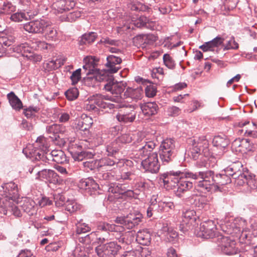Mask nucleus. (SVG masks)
<instances>
[{
    "mask_svg": "<svg viewBox=\"0 0 257 257\" xmlns=\"http://www.w3.org/2000/svg\"><path fill=\"white\" fill-rule=\"evenodd\" d=\"M98 59L95 57H91L89 58L88 62L83 65L84 69L88 70L87 74H92L93 77L96 80L103 82L104 89L107 91L110 92L114 96H109L110 100L115 103H120L121 101V94L124 90L126 83L123 81H114L113 76L109 75L108 72L100 70L96 68Z\"/></svg>",
    "mask_w": 257,
    "mask_h": 257,
    "instance_id": "obj_1",
    "label": "nucleus"
},
{
    "mask_svg": "<svg viewBox=\"0 0 257 257\" xmlns=\"http://www.w3.org/2000/svg\"><path fill=\"white\" fill-rule=\"evenodd\" d=\"M48 148L46 144V141L44 137H39L37 138L34 148L30 152L31 157L39 162L41 164L49 163L52 159L58 164H62L66 162L67 158L64 152L61 150H54L48 154Z\"/></svg>",
    "mask_w": 257,
    "mask_h": 257,
    "instance_id": "obj_2",
    "label": "nucleus"
},
{
    "mask_svg": "<svg viewBox=\"0 0 257 257\" xmlns=\"http://www.w3.org/2000/svg\"><path fill=\"white\" fill-rule=\"evenodd\" d=\"M142 146L139 149V154L142 157H147L141 159V165L146 172L152 174L157 173L160 167L159 163L158 154L156 152L151 153L156 147L155 143L147 139L141 140Z\"/></svg>",
    "mask_w": 257,
    "mask_h": 257,
    "instance_id": "obj_3",
    "label": "nucleus"
},
{
    "mask_svg": "<svg viewBox=\"0 0 257 257\" xmlns=\"http://www.w3.org/2000/svg\"><path fill=\"white\" fill-rule=\"evenodd\" d=\"M186 178H190L195 180H200L195 186L196 190L203 193H206L211 191L213 183L211 182L212 171H199L194 173L186 171L184 173Z\"/></svg>",
    "mask_w": 257,
    "mask_h": 257,
    "instance_id": "obj_4",
    "label": "nucleus"
},
{
    "mask_svg": "<svg viewBox=\"0 0 257 257\" xmlns=\"http://www.w3.org/2000/svg\"><path fill=\"white\" fill-rule=\"evenodd\" d=\"M175 145L173 139H166L163 141L160 146L159 154L164 165L173 160L175 156Z\"/></svg>",
    "mask_w": 257,
    "mask_h": 257,
    "instance_id": "obj_5",
    "label": "nucleus"
},
{
    "mask_svg": "<svg viewBox=\"0 0 257 257\" xmlns=\"http://www.w3.org/2000/svg\"><path fill=\"white\" fill-rule=\"evenodd\" d=\"M209 143L204 136L192 141V147L190 148V156L196 160L201 154L207 156L209 154Z\"/></svg>",
    "mask_w": 257,
    "mask_h": 257,
    "instance_id": "obj_6",
    "label": "nucleus"
},
{
    "mask_svg": "<svg viewBox=\"0 0 257 257\" xmlns=\"http://www.w3.org/2000/svg\"><path fill=\"white\" fill-rule=\"evenodd\" d=\"M121 246L116 241H111L99 244L95 248L98 257H115Z\"/></svg>",
    "mask_w": 257,
    "mask_h": 257,
    "instance_id": "obj_7",
    "label": "nucleus"
},
{
    "mask_svg": "<svg viewBox=\"0 0 257 257\" xmlns=\"http://www.w3.org/2000/svg\"><path fill=\"white\" fill-rule=\"evenodd\" d=\"M42 165H44V164H41V162H40L35 166L30 167L29 169V172L31 174L33 172H36L38 175L37 178L45 179L50 183L54 184L60 183L61 180L59 176L54 171L50 169H43L41 171L38 170L37 169L38 167Z\"/></svg>",
    "mask_w": 257,
    "mask_h": 257,
    "instance_id": "obj_8",
    "label": "nucleus"
},
{
    "mask_svg": "<svg viewBox=\"0 0 257 257\" xmlns=\"http://www.w3.org/2000/svg\"><path fill=\"white\" fill-rule=\"evenodd\" d=\"M216 241L218 249H220L223 253L227 255H233L238 252L235 241L230 239L228 237L221 235H219L217 236Z\"/></svg>",
    "mask_w": 257,
    "mask_h": 257,
    "instance_id": "obj_9",
    "label": "nucleus"
},
{
    "mask_svg": "<svg viewBox=\"0 0 257 257\" xmlns=\"http://www.w3.org/2000/svg\"><path fill=\"white\" fill-rule=\"evenodd\" d=\"M185 172L180 171H172L161 175V179L163 180L164 185L169 189H176L180 178H185Z\"/></svg>",
    "mask_w": 257,
    "mask_h": 257,
    "instance_id": "obj_10",
    "label": "nucleus"
},
{
    "mask_svg": "<svg viewBox=\"0 0 257 257\" xmlns=\"http://www.w3.org/2000/svg\"><path fill=\"white\" fill-rule=\"evenodd\" d=\"M215 224L212 220L202 222L199 227L195 229L194 233L200 237L204 238H212L215 235Z\"/></svg>",
    "mask_w": 257,
    "mask_h": 257,
    "instance_id": "obj_11",
    "label": "nucleus"
},
{
    "mask_svg": "<svg viewBox=\"0 0 257 257\" xmlns=\"http://www.w3.org/2000/svg\"><path fill=\"white\" fill-rule=\"evenodd\" d=\"M12 51L19 54L28 59L33 61H40L41 57L39 55H35L31 53V48L27 43H23L18 45H14L10 48Z\"/></svg>",
    "mask_w": 257,
    "mask_h": 257,
    "instance_id": "obj_12",
    "label": "nucleus"
},
{
    "mask_svg": "<svg viewBox=\"0 0 257 257\" xmlns=\"http://www.w3.org/2000/svg\"><path fill=\"white\" fill-rule=\"evenodd\" d=\"M88 100L89 103L86 104V108L88 110H94L97 108L96 105L100 108H105V101H111L109 96L100 94H96L90 96Z\"/></svg>",
    "mask_w": 257,
    "mask_h": 257,
    "instance_id": "obj_13",
    "label": "nucleus"
},
{
    "mask_svg": "<svg viewBox=\"0 0 257 257\" xmlns=\"http://www.w3.org/2000/svg\"><path fill=\"white\" fill-rule=\"evenodd\" d=\"M24 29L30 33H41L47 28L49 24L44 20H37L23 24Z\"/></svg>",
    "mask_w": 257,
    "mask_h": 257,
    "instance_id": "obj_14",
    "label": "nucleus"
},
{
    "mask_svg": "<svg viewBox=\"0 0 257 257\" xmlns=\"http://www.w3.org/2000/svg\"><path fill=\"white\" fill-rule=\"evenodd\" d=\"M142 221L141 217H137L135 215L130 214L125 217H117L115 222L123 225L127 229H132L138 225Z\"/></svg>",
    "mask_w": 257,
    "mask_h": 257,
    "instance_id": "obj_15",
    "label": "nucleus"
},
{
    "mask_svg": "<svg viewBox=\"0 0 257 257\" xmlns=\"http://www.w3.org/2000/svg\"><path fill=\"white\" fill-rule=\"evenodd\" d=\"M5 198L8 200L15 201L19 197L18 186L13 182L4 183L2 185Z\"/></svg>",
    "mask_w": 257,
    "mask_h": 257,
    "instance_id": "obj_16",
    "label": "nucleus"
},
{
    "mask_svg": "<svg viewBox=\"0 0 257 257\" xmlns=\"http://www.w3.org/2000/svg\"><path fill=\"white\" fill-rule=\"evenodd\" d=\"M136 115V113L134 110V106L130 105L129 108L126 107L123 113H118L116 117L119 122L128 123L134 121Z\"/></svg>",
    "mask_w": 257,
    "mask_h": 257,
    "instance_id": "obj_17",
    "label": "nucleus"
},
{
    "mask_svg": "<svg viewBox=\"0 0 257 257\" xmlns=\"http://www.w3.org/2000/svg\"><path fill=\"white\" fill-rule=\"evenodd\" d=\"M106 60L107 63L105 65L107 68V71L111 73L117 72L120 67L116 65L121 63V59L118 56L111 55L107 57Z\"/></svg>",
    "mask_w": 257,
    "mask_h": 257,
    "instance_id": "obj_18",
    "label": "nucleus"
},
{
    "mask_svg": "<svg viewBox=\"0 0 257 257\" xmlns=\"http://www.w3.org/2000/svg\"><path fill=\"white\" fill-rule=\"evenodd\" d=\"M79 186L82 189L91 192L90 194H92V191H97L99 189L98 184L91 178L81 180L79 183Z\"/></svg>",
    "mask_w": 257,
    "mask_h": 257,
    "instance_id": "obj_19",
    "label": "nucleus"
},
{
    "mask_svg": "<svg viewBox=\"0 0 257 257\" xmlns=\"http://www.w3.org/2000/svg\"><path fill=\"white\" fill-rule=\"evenodd\" d=\"M230 176L226 173L216 174L215 176L214 172L212 171L211 182H213V185L216 184V187L219 188V186H223L231 183V180Z\"/></svg>",
    "mask_w": 257,
    "mask_h": 257,
    "instance_id": "obj_20",
    "label": "nucleus"
},
{
    "mask_svg": "<svg viewBox=\"0 0 257 257\" xmlns=\"http://www.w3.org/2000/svg\"><path fill=\"white\" fill-rule=\"evenodd\" d=\"M93 123V120L91 117L85 115L81 118L76 120L75 127L76 130L79 131H87L89 129Z\"/></svg>",
    "mask_w": 257,
    "mask_h": 257,
    "instance_id": "obj_21",
    "label": "nucleus"
},
{
    "mask_svg": "<svg viewBox=\"0 0 257 257\" xmlns=\"http://www.w3.org/2000/svg\"><path fill=\"white\" fill-rule=\"evenodd\" d=\"M249 145V141L247 139H240L235 140L231 144V148L233 151L236 152L245 153L247 151H250V148H247V146Z\"/></svg>",
    "mask_w": 257,
    "mask_h": 257,
    "instance_id": "obj_22",
    "label": "nucleus"
},
{
    "mask_svg": "<svg viewBox=\"0 0 257 257\" xmlns=\"http://www.w3.org/2000/svg\"><path fill=\"white\" fill-rule=\"evenodd\" d=\"M193 187V183L189 181L185 180L183 178L179 179L177 184L176 190L175 189V194L177 196L181 197L182 194L188 191Z\"/></svg>",
    "mask_w": 257,
    "mask_h": 257,
    "instance_id": "obj_23",
    "label": "nucleus"
},
{
    "mask_svg": "<svg viewBox=\"0 0 257 257\" xmlns=\"http://www.w3.org/2000/svg\"><path fill=\"white\" fill-rule=\"evenodd\" d=\"M224 38L217 36L212 40L205 43L200 47L204 52L214 51V48L221 45L224 42Z\"/></svg>",
    "mask_w": 257,
    "mask_h": 257,
    "instance_id": "obj_24",
    "label": "nucleus"
},
{
    "mask_svg": "<svg viewBox=\"0 0 257 257\" xmlns=\"http://www.w3.org/2000/svg\"><path fill=\"white\" fill-rule=\"evenodd\" d=\"M160 208L162 212H170L175 209V205L171 199L169 197H164L158 201Z\"/></svg>",
    "mask_w": 257,
    "mask_h": 257,
    "instance_id": "obj_25",
    "label": "nucleus"
},
{
    "mask_svg": "<svg viewBox=\"0 0 257 257\" xmlns=\"http://www.w3.org/2000/svg\"><path fill=\"white\" fill-rule=\"evenodd\" d=\"M161 230L166 239L169 242L173 241L178 236V232L172 227H169L167 223L163 224Z\"/></svg>",
    "mask_w": 257,
    "mask_h": 257,
    "instance_id": "obj_26",
    "label": "nucleus"
},
{
    "mask_svg": "<svg viewBox=\"0 0 257 257\" xmlns=\"http://www.w3.org/2000/svg\"><path fill=\"white\" fill-rule=\"evenodd\" d=\"M98 229L99 231H107V235H108L109 234V232H121L123 231L124 227L113 224H111L106 222H102L98 225Z\"/></svg>",
    "mask_w": 257,
    "mask_h": 257,
    "instance_id": "obj_27",
    "label": "nucleus"
},
{
    "mask_svg": "<svg viewBox=\"0 0 257 257\" xmlns=\"http://www.w3.org/2000/svg\"><path fill=\"white\" fill-rule=\"evenodd\" d=\"M242 165L240 162H233V163L226 168L224 172L232 177L242 174Z\"/></svg>",
    "mask_w": 257,
    "mask_h": 257,
    "instance_id": "obj_28",
    "label": "nucleus"
},
{
    "mask_svg": "<svg viewBox=\"0 0 257 257\" xmlns=\"http://www.w3.org/2000/svg\"><path fill=\"white\" fill-rule=\"evenodd\" d=\"M143 113L146 116L156 114L158 110V106L156 102H150L141 106Z\"/></svg>",
    "mask_w": 257,
    "mask_h": 257,
    "instance_id": "obj_29",
    "label": "nucleus"
},
{
    "mask_svg": "<svg viewBox=\"0 0 257 257\" xmlns=\"http://www.w3.org/2000/svg\"><path fill=\"white\" fill-rule=\"evenodd\" d=\"M151 235L147 230H140L136 237L137 241L143 245H149L151 242Z\"/></svg>",
    "mask_w": 257,
    "mask_h": 257,
    "instance_id": "obj_30",
    "label": "nucleus"
},
{
    "mask_svg": "<svg viewBox=\"0 0 257 257\" xmlns=\"http://www.w3.org/2000/svg\"><path fill=\"white\" fill-rule=\"evenodd\" d=\"M7 98L9 99L10 104L12 108L16 110H20L23 107V104L21 100L13 91L7 94Z\"/></svg>",
    "mask_w": 257,
    "mask_h": 257,
    "instance_id": "obj_31",
    "label": "nucleus"
},
{
    "mask_svg": "<svg viewBox=\"0 0 257 257\" xmlns=\"http://www.w3.org/2000/svg\"><path fill=\"white\" fill-rule=\"evenodd\" d=\"M21 207L22 210L30 216L33 215L36 213V203L32 199L25 200Z\"/></svg>",
    "mask_w": 257,
    "mask_h": 257,
    "instance_id": "obj_32",
    "label": "nucleus"
},
{
    "mask_svg": "<svg viewBox=\"0 0 257 257\" xmlns=\"http://www.w3.org/2000/svg\"><path fill=\"white\" fill-rule=\"evenodd\" d=\"M143 92V89L141 87H138L136 88L128 87L124 92V95L132 99L138 100L141 99Z\"/></svg>",
    "mask_w": 257,
    "mask_h": 257,
    "instance_id": "obj_33",
    "label": "nucleus"
},
{
    "mask_svg": "<svg viewBox=\"0 0 257 257\" xmlns=\"http://www.w3.org/2000/svg\"><path fill=\"white\" fill-rule=\"evenodd\" d=\"M121 148V145L118 144L115 140L106 145V151L108 156H114L118 153Z\"/></svg>",
    "mask_w": 257,
    "mask_h": 257,
    "instance_id": "obj_34",
    "label": "nucleus"
},
{
    "mask_svg": "<svg viewBox=\"0 0 257 257\" xmlns=\"http://www.w3.org/2000/svg\"><path fill=\"white\" fill-rule=\"evenodd\" d=\"M109 140V135L105 132H98L93 137L92 140L94 145L99 146L106 143Z\"/></svg>",
    "mask_w": 257,
    "mask_h": 257,
    "instance_id": "obj_35",
    "label": "nucleus"
},
{
    "mask_svg": "<svg viewBox=\"0 0 257 257\" xmlns=\"http://www.w3.org/2000/svg\"><path fill=\"white\" fill-rule=\"evenodd\" d=\"M240 239L241 241L246 244L254 245L256 238L254 235L252 237L250 231L242 230L240 235Z\"/></svg>",
    "mask_w": 257,
    "mask_h": 257,
    "instance_id": "obj_36",
    "label": "nucleus"
},
{
    "mask_svg": "<svg viewBox=\"0 0 257 257\" xmlns=\"http://www.w3.org/2000/svg\"><path fill=\"white\" fill-rule=\"evenodd\" d=\"M160 206L159 203H157L156 199L151 202L150 205L147 210V216L150 218L153 216H157L159 213H161L159 210Z\"/></svg>",
    "mask_w": 257,
    "mask_h": 257,
    "instance_id": "obj_37",
    "label": "nucleus"
},
{
    "mask_svg": "<svg viewBox=\"0 0 257 257\" xmlns=\"http://www.w3.org/2000/svg\"><path fill=\"white\" fill-rule=\"evenodd\" d=\"M212 143L214 147H216L220 150H224L228 145L229 140L226 137L217 136L214 138Z\"/></svg>",
    "mask_w": 257,
    "mask_h": 257,
    "instance_id": "obj_38",
    "label": "nucleus"
},
{
    "mask_svg": "<svg viewBox=\"0 0 257 257\" xmlns=\"http://www.w3.org/2000/svg\"><path fill=\"white\" fill-rule=\"evenodd\" d=\"M247 124L249 125V127H246L245 130L244 135L246 137H250L253 138H257V131L254 130L256 128V124L254 122L249 123V121H245L244 123H240L241 126H244Z\"/></svg>",
    "mask_w": 257,
    "mask_h": 257,
    "instance_id": "obj_39",
    "label": "nucleus"
},
{
    "mask_svg": "<svg viewBox=\"0 0 257 257\" xmlns=\"http://www.w3.org/2000/svg\"><path fill=\"white\" fill-rule=\"evenodd\" d=\"M117 160L116 158L114 160L107 157L102 158L99 160V168L104 167V169H107L108 167H112L114 168L117 166Z\"/></svg>",
    "mask_w": 257,
    "mask_h": 257,
    "instance_id": "obj_40",
    "label": "nucleus"
},
{
    "mask_svg": "<svg viewBox=\"0 0 257 257\" xmlns=\"http://www.w3.org/2000/svg\"><path fill=\"white\" fill-rule=\"evenodd\" d=\"M97 37V34L94 32H90L88 33H85L83 35L79 40L80 44H90L93 42Z\"/></svg>",
    "mask_w": 257,
    "mask_h": 257,
    "instance_id": "obj_41",
    "label": "nucleus"
},
{
    "mask_svg": "<svg viewBox=\"0 0 257 257\" xmlns=\"http://www.w3.org/2000/svg\"><path fill=\"white\" fill-rule=\"evenodd\" d=\"M128 7L132 11L144 12L148 9V7L141 3L138 0H133L128 5Z\"/></svg>",
    "mask_w": 257,
    "mask_h": 257,
    "instance_id": "obj_42",
    "label": "nucleus"
},
{
    "mask_svg": "<svg viewBox=\"0 0 257 257\" xmlns=\"http://www.w3.org/2000/svg\"><path fill=\"white\" fill-rule=\"evenodd\" d=\"M196 212L193 210H188L183 212L182 215V220L186 223L192 224L196 219Z\"/></svg>",
    "mask_w": 257,
    "mask_h": 257,
    "instance_id": "obj_43",
    "label": "nucleus"
},
{
    "mask_svg": "<svg viewBox=\"0 0 257 257\" xmlns=\"http://www.w3.org/2000/svg\"><path fill=\"white\" fill-rule=\"evenodd\" d=\"M135 178V174L132 172H122L116 174L115 179L121 182V181L134 180Z\"/></svg>",
    "mask_w": 257,
    "mask_h": 257,
    "instance_id": "obj_44",
    "label": "nucleus"
},
{
    "mask_svg": "<svg viewBox=\"0 0 257 257\" xmlns=\"http://www.w3.org/2000/svg\"><path fill=\"white\" fill-rule=\"evenodd\" d=\"M81 206L75 201H68L65 205V209L67 211L72 213L80 210Z\"/></svg>",
    "mask_w": 257,
    "mask_h": 257,
    "instance_id": "obj_45",
    "label": "nucleus"
},
{
    "mask_svg": "<svg viewBox=\"0 0 257 257\" xmlns=\"http://www.w3.org/2000/svg\"><path fill=\"white\" fill-rule=\"evenodd\" d=\"M134 44L138 47L145 48L147 45L145 35H139L133 38Z\"/></svg>",
    "mask_w": 257,
    "mask_h": 257,
    "instance_id": "obj_46",
    "label": "nucleus"
},
{
    "mask_svg": "<svg viewBox=\"0 0 257 257\" xmlns=\"http://www.w3.org/2000/svg\"><path fill=\"white\" fill-rule=\"evenodd\" d=\"M94 155L88 151H82L73 156V158L75 161H82L85 159H91Z\"/></svg>",
    "mask_w": 257,
    "mask_h": 257,
    "instance_id": "obj_47",
    "label": "nucleus"
},
{
    "mask_svg": "<svg viewBox=\"0 0 257 257\" xmlns=\"http://www.w3.org/2000/svg\"><path fill=\"white\" fill-rule=\"evenodd\" d=\"M107 187V191L113 194H121L124 192L123 190V185L122 184H110V185Z\"/></svg>",
    "mask_w": 257,
    "mask_h": 257,
    "instance_id": "obj_48",
    "label": "nucleus"
},
{
    "mask_svg": "<svg viewBox=\"0 0 257 257\" xmlns=\"http://www.w3.org/2000/svg\"><path fill=\"white\" fill-rule=\"evenodd\" d=\"M59 6H61L64 11L72 9L75 5L73 0H61L58 2Z\"/></svg>",
    "mask_w": 257,
    "mask_h": 257,
    "instance_id": "obj_49",
    "label": "nucleus"
},
{
    "mask_svg": "<svg viewBox=\"0 0 257 257\" xmlns=\"http://www.w3.org/2000/svg\"><path fill=\"white\" fill-rule=\"evenodd\" d=\"M119 242L128 244L134 239L133 234L132 231H127L124 233L123 236L117 238Z\"/></svg>",
    "mask_w": 257,
    "mask_h": 257,
    "instance_id": "obj_50",
    "label": "nucleus"
},
{
    "mask_svg": "<svg viewBox=\"0 0 257 257\" xmlns=\"http://www.w3.org/2000/svg\"><path fill=\"white\" fill-rule=\"evenodd\" d=\"M247 172L243 173L236 176L232 177V178L235 179V183L237 185L242 186L245 183L246 184V182L247 180Z\"/></svg>",
    "mask_w": 257,
    "mask_h": 257,
    "instance_id": "obj_51",
    "label": "nucleus"
},
{
    "mask_svg": "<svg viewBox=\"0 0 257 257\" xmlns=\"http://www.w3.org/2000/svg\"><path fill=\"white\" fill-rule=\"evenodd\" d=\"M99 160H90L82 162L83 166L90 170H93L96 168H99V164H98Z\"/></svg>",
    "mask_w": 257,
    "mask_h": 257,
    "instance_id": "obj_52",
    "label": "nucleus"
},
{
    "mask_svg": "<svg viewBox=\"0 0 257 257\" xmlns=\"http://www.w3.org/2000/svg\"><path fill=\"white\" fill-rule=\"evenodd\" d=\"M6 209L8 210V214L9 212H10L16 217H20L22 215L21 211L13 202L10 201V204L8 205V207Z\"/></svg>",
    "mask_w": 257,
    "mask_h": 257,
    "instance_id": "obj_53",
    "label": "nucleus"
},
{
    "mask_svg": "<svg viewBox=\"0 0 257 257\" xmlns=\"http://www.w3.org/2000/svg\"><path fill=\"white\" fill-rule=\"evenodd\" d=\"M15 41V39L11 36L6 37L2 36L0 37V45L3 47H9Z\"/></svg>",
    "mask_w": 257,
    "mask_h": 257,
    "instance_id": "obj_54",
    "label": "nucleus"
},
{
    "mask_svg": "<svg viewBox=\"0 0 257 257\" xmlns=\"http://www.w3.org/2000/svg\"><path fill=\"white\" fill-rule=\"evenodd\" d=\"M90 227L86 223H79L76 225V232L77 234H81L90 231Z\"/></svg>",
    "mask_w": 257,
    "mask_h": 257,
    "instance_id": "obj_55",
    "label": "nucleus"
},
{
    "mask_svg": "<svg viewBox=\"0 0 257 257\" xmlns=\"http://www.w3.org/2000/svg\"><path fill=\"white\" fill-rule=\"evenodd\" d=\"M14 9V8L11 4L8 3L4 4L2 10L0 11V14L2 15H11V16H16V13L12 14Z\"/></svg>",
    "mask_w": 257,
    "mask_h": 257,
    "instance_id": "obj_56",
    "label": "nucleus"
},
{
    "mask_svg": "<svg viewBox=\"0 0 257 257\" xmlns=\"http://www.w3.org/2000/svg\"><path fill=\"white\" fill-rule=\"evenodd\" d=\"M67 98L69 100H73L77 98L79 95L78 90L76 88H73L66 91L65 93Z\"/></svg>",
    "mask_w": 257,
    "mask_h": 257,
    "instance_id": "obj_57",
    "label": "nucleus"
},
{
    "mask_svg": "<svg viewBox=\"0 0 257 257\" xmlns=\"http://www.w3.org/2000/svg\"><path fill=\"white\" fill-rule=\"evenodd\" d=\"M39 108L37 106H30L24 109L23 113L27 118H32L35 116V113L38 112Z\"/></svg>",
    "mask_w": 257,
    "mask_h": 257,
    "instance_id": "obj_58",
    "label": "nucleus"
},
{
    "mask_svg": "<svg viewBox=\"0 0 257 257\" xmlns=\"http://www.w3.org/2000/svg\"><path fill=\"white\" fill-rule=\"evenodd\" d=\"M10 204V200L7 198H0V213L4 215L8 214V210L6 209Z\"/></svg>",
    "mask_w": 257,
    "mask_h": 257,
    "instance_id": "obj_59",
    "label": "nucleus"
},
{
    "mask_svg": "<svg viewBox=\"0 0 257 257\" xmlns=\"http://www.w3.org/2000/svg\"><path fill=\"white\" fill-rule=\"evenodd\" d=\"M118 144L121 145V147L123 144L130 143L132 141V137L129 134H123L117 138L116 139Z\"/></svg>",
    "mask_w": 257,
    "mask_h": 257,
    "instance_id": "obj_60",
    "label": "nucleus"
},
{
    "mask_svg": "<svg viewBox=\"0 0 257 257\" xmlns=\"http://www.w3.org/2000/svg\"><path fill=\"white\" fill-rule=\"evenodd\" d=\"M143 18H146V17H139L138 22L136 24L137 27H144L148 29H153V24L152 22H147L146 20L144 21Z\"/></svg>",
    "mask_w": 257,
    "mask_h": 257,
    "instance_id": "obj_61",
    "label": "nucleus"
},
{
    "mask_svg": "<svg viewBox=\"0 0 257 257\" xmlns=\"http://www.w3.org/2000/svg\"><path fill=\"white\" fill-rule=\"evenodd\" d=\"M146 95L148 97H153L156 95L157 93L156 86L152 84L147 85L145 88Z\"/></svg>",
    "mask_w": 257,
    "mask_h": 257,
    "instance_id": "obj_62",
    "label": "nucleus"
},
{
    "mask_svg": "<svg viewBox=\"0 0 257 257\" xmlns=\"http://www.w3.org/2000/svg\"><path fill=\"white\" fill-rule=\"evenodd\" d=\"M163 61L165 65L169 69H174L175 62L169 54H165L163 56Z\"/></svg>",
    "mask_w": 257,
    "mask_h": 257,
    "instance_id": "obj_63",
    "label": "nucleus"
},
{
    "mask_svg": "<svg viewBox=\"0 0 257 257\" xmlns=\"http://www.w3.org/2000/svg\"><path fill=\"white\" fill-rule=\"evenodd\" d=\"M81 69H78L73 72L70 79L72 81V83L73 85L78 83L81 78Z\"/></svg>",
    "mask_w": 257,
    "mask_h": 257,
    "instance_id": "obj_64",
    "label": "nucleus"
}]
</instances>
